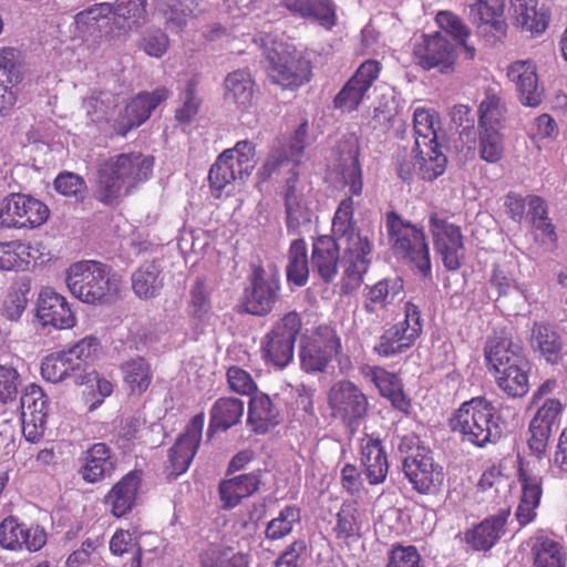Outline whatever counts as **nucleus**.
Instances as JSON below:
<instances>
[{"label":"nucleus","instance_id":"f257e3e1","mask_svg":"<svg viewBox=\"0 0 567 567\" xmlns=\"http://www.w3.org/2000/svg\"><path fill=\"white\" fill-rule=\"evenodd\" d=\"M339 163L337 166L341 184L349 188L350 195L343 198L332 218L333 235L346 240L343 252L344 277L352 286L363 281L371 262L373 245L367 236L357 229L354 220L353 196L363 192V174L360 164L359 141L354 136L343 138L338 144Z\"/></svg>","mask_w":567,"mask_h":567},{"label":"nucleus","instance_id":"f03ea898","mask_svg":"<svg viewBox=\"0 0 567 567\" xmlns=\"http://www.w3.org/2000/svg\"><path fill=\"white\" fill-rule=\"evenodd\" d=\"M154 159L140 152L110 156L97 164L93 196L107 207L118 206L153 173Z\"/></svg>","mask_w":567,"mask_h":567},{"label":"nucleus","instance_id":"7ed1b4c3","mask_svg":"<svg viewBox=\"0 0 567 567\" xmlns=\"http://www.w3.org/2000/svg\"><path fill=\"white\" fill-rule=\"evenodd\" d=\"M65 282L71 295L87 305H107L118 295L110 267L96 260L72 264L65 271Z\"/></svg>","mask_w":567,"mask_h":567},{"label":"nucleus","instance_id":"20e7f679","mask_svg":"<svg viewBox=\"0 0 567 567\" xmlns=\"http://www.w3.org/2000/svg\"><path fill=\"white\" fill-rule=\"evenodd\" d=\"M265 55L268 78L284 90H298L312 80V62L296 47L274 41Z\"/></svg>","mask_w":567,"mask_h":567},{"label":"nucleus","instance_id":"39448f33","mask_svg":"<svg viewBox=\"0 0 567 567\" xmlns=\"http://www.w3.org/2000/svg\"><path fill=\"white\" fill-rule=\"evenodd\" d=\"M386 230L394 255L414 266L423 276L431 275L430 249L423 228L404 221L391 210L386 213Z\"/></svg>","mask_w":567,"mask_h":567},{"label":"nucleus","instance_id":"423d86ee","mask_svg":"<svg viewBox=\"0 0 567 567\" xmlns=\"http://www.w3.org/2000/svg\"><path fill=\"white\" fill-rule=\"evenodd\" d=\"M450 425L463 441L480 447L491 442L493 431L498 429L495 421V408L483 396L473 398L462 403L454 412Z\"/></svg>","mask_w":567,"mask_h":567},{"label":"nucleus","instance_id":"0eeeda50","mask_svg":"<svg viewBox=\"0 0 567 567\" xmlns=\"http://www.w3.org/2000/svg\"><path fill=\"white\" fill-rule=\"evenodd\" d=\"M435 112L416 107L413 114L415 148L417 151L420 173L425 181L441 176L446 168L447 158L440 151L435 128Z\"/></svg>","mask_w":567,"mask_h":567},{"label":"nucleus","instance_id":"6e6552de","mask_svg":"<svg viewBox=\"0 0 567 567\" xmlns=\"http://www.w3.org/2000/svg\"><path fill=\"white\" fill-rule=\"evenodd\" d=\"M327 404L332 420L354 434L369 414V399L363 390L350 380L334 382L327 392Z\"/></svg>","mask_w":567,"mask_h":567},{"label":"nucleus","instance_id":"1a4fd4ad","mask_svg":"<svg viewBox=\"0 0 567 567\" xmlns=\"http://www.w3.org/2000/svg\"><path fill=\"white\" fill-rule=\"evenodd\" d=\"M302 328L296 310L285 313L274 322L260 341V354L266 364L285 369L293 360L295 344Z\"/></svg>","mask_w":567,"mask_h":567},{"label":"nucleus","instance_id":"9d476101","mask_svg":"<svg viewBox=\"0 0 567 567\" xmlns=\"http://www.w3.org/2000/svg\"><path fill=\"white\" fill-rule=\"evenodd\" d=\"M417 443V436L403 437L400 450L403 451L405 446L412 450L403 460V472L413 489L430 494L442 484L444 476L442 467L434 463L431 450Z\"/></svg>","mask_w":567,"mask_h":567},{"label":"nucleus","instance_id":"9b49d317","mask_svg":"<svg viewBox=\"0 0 567 567\" xmlns=\"http://www.w3.org/2000/svg\"><path fill=\"white\" fill-rule=\"evenodd\" d=\"M341 352L342 342L337 329L330 324H320L300 344V368L306 373H323Z\"/></svg>","mask_w":567,"mask_h":567},{"label":"nucleus","instance_id":"f8f14e48","mask_svg":"<svg viewBox=\"0 0 567 567\" xmlns=\"http://www.w3.org/2000/svg\"><path fill=\"white\" fill-rule=\"evenodd\" d=\"M49 217L48 205L31 195L11 193L0 202V228L3 229H35Z\"/></svg>","mask_w":567,"mask_h":567},{"label":"nucleus","instance_id":"ddd939ff","mask_svg":"<svg viewBox=\"0 0 567 567\" xmlns=\"http://www.w3.org/2000/svg\"><path fill=\"white\" fill-rule=\"evenodd\" d=\"M422 330L421 311L416 305L408 301L404 306V319L383 331L373 351L383 358L402 354L415 344Z\"/></svg>","mask_w":567,"mask_h":567},{"label":"nucleus","instance_id":"4468645a","mask_svg":"<svg viewBox=\"0 0 567 567\" xmlns=\"http://www.w3.org/2000/svg\"><path fill=\"white\" fill-rule=\"evenodd\" d=\"M429 227L434 248L444 267L451 271L460 269L465 257L461 227L437 213L430 215Z\"/></svg>","mask_w":567,"mask_h":567},{"label":"nucleus","instance_id":"2eb2a0df","mask_svg":"<svg viewBox=\"0 0 567 567\" xmlns=\"http://www.w3.org/2000/svg\"><path fill=\"white\" fill-rule=\"evenodd\" d=\"M205 414L200 412L194 415L179 434L175 443L168 450L167 476L176 478L184 474L190 466L202 443Z\"/></svg>","mask_w":567,"mask_h":567},{"label":"nucleus","instance_id":"dca6fc26","mask_svg":"<svg viewBox=\"0 0 567 567\" xmlns=\"http://www.w3.org/2000/svg\"><path fill=\"white\" fill-rule=\"evenodd\" d=\"M381 70L382 65L377 60L369 59L362 62L334 96V109L349 113L357 111Z\"/></svg>","mask_w":567,"mask_h":567},{"label":"nucleus","instance_id":"f3484780","mask_svg":"<svg viewBox=\"0 0 567 567\" xmlns=\"http://www.w3.org/2000/svg\"><path fill=\"white\" fill-rule=\"evenodd\" d=\"M413 58L426 71L437 69L442 73H450L454 70L456 51L445 37L435 32L422 35V41L413 48Z\"/></svg>","mask_w":567,"mask_h":567},{"label":"nucleus","instance_id":"a211bd4d","mask_svg":"<svg viewBox=\"0 0 567 567\" xmlns=\"http://www.w3.org/2000/svg\"><path fill=\"white\" fill-rule=\"evenodd\" d=\"M280 291V280L274 276L266 278L264 267L252 268L249 287L244 291V306L248 313L266 316L274 309Z\"/></svg>","mask_w":567,"mask_h":567},{"label":"nucleus","instance_id":"6ab92c4d","mask_svg":"<svg viewBox=\"0 0 567 567\" xmlns=\"http://www.w3.org/2000/svg\"><path fill=\"white\" fill-rule=\"evenodd\" d=\"M517 480L520 484L522 495L515 517L519 526L524 527L537 516L536 509L543 495V476L534 465L518 458Z\"/></svg>","mask_w":567,"mask_h":567},{"label":"nucleus","instance_id":"aec40b11","mask_svg":"<svg viewBox=\"0 0 567 567\" xmlns=\"http://www.w3.org/2000/svg\"><path fill=\"white\" fill-rule=\"evenodd\" d=\"M505 2L506 0H471L468 6L477 31L492 43L502 41L507 34Z\"/></svg>","mask_w":567,"mask_h":567},{"label":"nucleus","instance_id":"412c9836","mask_svg":"<svg viewBox=\"0 0 567 567\" xmlns=\"http://www.w3.org/2000/svg\"><path fill=\"white\" fill-rule=\"evenodd\" d=\"M47 544L45 530L35 525L27 526L14 516L0 523V547L10 550L38 551Z\"/></svg>","mask_w":567,"mask_h":567},{"label":"nucleus","instance_id":"4be33fe9","mask_svg":"<svg viewBox=\"0 0 567 567\" xmlns=\"http://www.w3.org/2000/svg\"><path fill=\"white\" fill-rule=\"evenodd\" d=\"M166 87H157L152 93L142 92L133 97L123 113L115 120L113 128L117 135L125 136L133 127L142 125L156 106L168 97Z\"/></svg>","mask_w":567,"mask_h":567},{"label":"nucleus","instance_id":"5701e85b","mask_svg":"<svg viewBox=\"0 0 567 567\" xmlns=\"http://www.w3.org/2000/svg\"><path fill=\"white\" fill-rule=\"evenodd\" d=\"M37 317L43 326L56 329H71L76 324V317L66 298L51 287L42 288L39 293Z\"/></svg>","mask_w":567,"mask_h":567},{"label":"nucleus","instance_id":"b1692460","mask_svg":"<svg viewBox=\"0 0 567 567\" xmlns=\"http://www.w3.org/2000/svg\"><path fill=\"white\" fill-rule=\"evenodd\" d=\"M79 474L85 483L95 484L110 478L116 471L117 458L106 443H94L81 454Z\"/></svg>","mask_w":567,"mask_h":567},{"label":"nucleus","instance_id":"393cba45","mask_svg":"<svg viewBox=\"0 0 567 567\" xmlns=\"http://www.w3.org/2000/svg\"><path fill=\"white\" fill-rule=\"evenodd\" d=\"M507 78L514 83L520 103L537 107L544 97V89L539 85L537 68L532 60H517L507 66Z\"/></svg>","mask_w":567,"mask_h":567},{"label":"nucleus","instance_id":"a878e982","mask_svg":"<svg viewBox=\"0 0 567 567\" xmlns=\"http://www.w3.org/2000/svg\"><path fill=\"white\" fill-rule=\"evenodd\" d=\"M141 483L142 472L134 470L125 474L107 492L104 503L110 507L114 517L121 518L133 511Z\"/></svg>","mask_w":567,"mask_h":567},{"label":"nucleus","instance_id":"bb28decb","mask_svg":"<svg viewBox=\"0 0 567 567\" xmlns=\"http://www.w3.org/2000/svg\"><path fill=\"white\" fill-rule=\"evenodd\" d=\"M260 471L250 472L220 481L218 493L224 509H233L244 498L254 495L260 487Z\"/></svg>","mask_w":567,"mask_h":567},{"label":"nucleus","instance_id":"cd10ccee","mask_svg":"<svg viewBox=\"0 0 567 567\" xmlns=\"http://www.w3.org/2000/svg\"><path fill=\"white\" fill-rule=\"evenodd\" d=\"M340 249L334 238L320 236L312 244L311 266L324 282L338 275Z\"/></svg>","mask_w":567,"mask_h":567},{"label":"nucleus","instance_id":"c85d7f7f","mask_svg":"<svg viewBox=\"0 0 567 567\" xmlns=\"http://www.w3.org/2000/svg\"><path fill=\"white\" fill-rule=\"evenodd\" d=\"M508 512L488 516L464 533V540L477 551L489 550L504 533Z\"/></svg>","mask_w":567,"mask_h":567},{"label":"nucleus","instance_id":"c756f323","mask_svg":"<svg viewBox=\"0 0 567 567\" xmlns=\"http://www.w3.org/2000/svg\"><path fill=\"white\" fill-rule=\"evenodd\" d=\"M245 411L244 401L237 398L223 396L217 399L209 411L207 434L213 436L216 432H226L240 423Z\"/></svg>","mask_w":567,"mask_h":567},{"label":"nucleus","instance_id":"7c9ffc66","mask_svg":"<svg viewBox=\"0 0 567 567\" xmlns=\"http://www.w3.org/2000/svg\"><path fill=\"white\" fill-rule=\"evenodd\" d=\"M280 422L278 408L264 392L255 393L248 403L247 424L255 434H265Z\"/></svg>","mask_w":567,"mask_h":567},{"label":"nucleus","instance_id":"2f4dec72","mask_svg":"<svg viewBox=\"0 0 567 567\" xmlns=\"http://www.w3.org/2000/svg\"><path fill=\"white\" fill-rule=\"evenodd\" d=\"M284 6L296 16L312 18L327 30H332L338 23L333 0H284Z\"/></svg>","mask_w":567,"mask_h":567},{"label":"nucleus","instance_id":"473e14b6","mask_svg":"<svg viewBox=\"0 0 567 567\" xmlns=\"http://www.w3.org/2000/svg\"><path fill=\"white\" fill-rule=\"evenodd\" d=\"M361 466L371 485L385 481L389 463L388 456L379 439L368 437L361 446Z\"/></svg>","mask_w":567,"mask_h":567},{"label":"nucleus","instance_id":"72a5a7b5","mask_svg":"<svg viewBox=\"0 0 567 567\" xmlns=\"http://www.w3.org/2000/svg\"><path fill=\"white\" fill-rule=\"evenodd\" d=\"M492 374L496 384L508 396L522 398L529 391L528 361L525 358L497 370Z\"/></svg>","mask_w":567,"mask_h":567},{"label":"nucleus","instance_id":"f704fd0d","mask_svg":"<svg viewBox=\"0 0 567 567\" xmlns=\"http://www.w3.org/2000/svg\"><path fill=\"white\" fill-rule=\"evenodd\" d=\"M514 22L530 33H543L549 24L550 16L538 0H509Z\"/></svg>","mask_w":567,"mask_h":567},{"label":"nucleus","instance_id":"c9c22d12","mask_svg":"<svg viewBox=\"0 0 567 567\" xmlns=\"http://www.w3.org/2000/svg\"><path fill=\"white\" fill-rule=\"evenodd\" d=\"M530 347L550 364L561 361L563 340L554 326L535 322L529 338Z\"/></svg>","mask_w":567,"mask_h":567},{"label":"nucleus","instance_id":"e433bc0d","mask_svg":"<svg viewBox=\"0 0 567 567\" xmlns=\"http://www.w3.org/2000/svg\"><path fill=\"white\" fill-rule=\"evenodd\" d=\"M403 295V280L401 278L382 279L367 288L364 310L370 315H379L386 310Z\"/></svg>","mask_w":567,"mask_h":567},{"label":"nucleus","instance_id":"4c0bfd02","mask_svg":"<svg viewBox=\"0 0 567 567\" xmlns=\"http://www.w3.org/2000/svg\"><path fill=\"white\" fill-rule=\"evenodd\" d=\"M485 365L489 373L497 371L523 357L513 349V340L504 332L489 336L484 344Z\"/></svg>","mask_w":567,"mask_h":567},{"label":"nucleus","instance_id":"58836bf2","mask_svg":"<svg viewBox=\"0 0 567 567\" xmlns=\"http://www.w3.org/2000/svg\"><path fill=\"white\" fill-rule=\"evenodd\" d=\"M533 567H565L566 554L563 545L544 532L530 538Z\"/></svg>","mask_w":567,"mask_h":567},{"label":"nucleus","instance_id":"ea45409f","mask_svg":"<svg viewBox=\"0 0 567 567\" xmlns=\"http://www.w3.org/2000/svg\"><path fill=\"white\" fill-rule=\"evenodd\" d=\"M372 380L383 398L390 400L393 408L408 413L411 408L410 399L403 391L400 378L383 368H374L372 370Z\"/></svg>","mask_w":567,"mask_h":567},{"label":"nucleus","instance_id":"a19ab883","mask_svg":"<svg viewBox=\"0 0 567 567\" xmlns=\"http://www.w3.org/2000/svg\"><path fill=\"white\" fill-rule=\"evenodd\" d=\"M225 97L241 111H246L252 105L254 81L248 71L236 70L226 76Z\"/></svg>","mask_w":567,"mask_h":567},{"label":"nucleus","instance_id":"79ce46f5","mask_svg":"<svg viewBox=\"0 0 567 567\" xmlns=\"http://www.w3.org/2000/svg\"><path fill=\"white\" fill-rule=\"evenodd\" d=\"M124 383L131 394L142 395L153 380L151 364L143 357L130 359L121 364Z\"/></svg>","mask_w":567,"mask_h":567},{"label":"nucleus","instance_id":"37998d69","mask_svg":"<svg viewBox=\"0 0 567 567\" xmlns=\"http://www.w3.org/2000/svg\"><path fill=\"white\" fill-rule=\"evenodd\" d=\"M478 130H503L506 120L507 107L501 94L491 90L486 91L478 105Z\"/></svg>","mask_w":567,"mask_h":567},{"label":"nucleus","instance_id":"c03bdc74","mask_svg":"<svg viewBox=\"0 0 567 567\" xmlns=\"http://www.w3.org/2000/svg\"><path fill=\"white\" fill-rule=\"evenodd\" d=\"M286 276L289 284L303 287L309 279V260L307 244L302 238L291 241L288 249Z\"/></svg>","mask_w":567,"mask_h":567},{"label":"nucleus","instance_id":"a18cd8bd","mask_svg":"<svg viewBox=\"0 0 567 567\" xmlns=\"http://www.w3.org/2000/svg\"><path fill=\"white\" fill-rule=\"evenodd\" d=\"M213 289L205 277H197L188 291L186 311L188 316L203 322L213 310Z\"/></svg>","mask_w":567,"mask_h":567},{"label":"nucleus","instance_id":"49530a36","mask_svg":"<svg viewBox=\"0 0 567 567\" xmlns=\"http://www.w3.org/2000/svg\"><path fill=\"white\" fill-rule=\"evenodd\" d=\"M239 178V173L234 168L231 152L224 151L212 165L208 174L209 189L214 198L219 199L225 188Z\"/></svg>","mask_w":567,"mask_h":567},{"label":"nucleus","instance_id":"de8ad7c7","mask_svg":"<svg viewBox=\"0 0 567 567\" xmlns=\"http://www.w3.org/2000/svg\"><path fill=\"white\" fill-rule=\"evenodd\" d=\"M79 374V365H74V360L64 350L47 355L41 363V375L52 383L69 377L75 380Z\"/></svg>","mask_w":567,"mask_h":567},{"label":"nucleus","instance_id":"09e8293b","mask_svg":"<svg viewBox=\"0 0 567 567\" xmlns=\"http://www.w3.org/2000/svg\"><path fill=\"white\" fill-rule=\"evenodd\" d=\"M435 20L439 27L444 32L452 35L463 48L466 58L470 60L474 59L476 50L473 45L467 43V39L471 37V30L463 19L451 11H441L436 14Z\"/></svg>","mask_w":567,"mask_h":567},{"label":"nucleus","instance_id":"8fccbe9b","mask_svg":"<svg viewBox=\"0 0 567 567\" xmlns=\"http://www.w3.org/2000/svg\"><path fill=\"white\" fill-rule=\"evenodd\" d=\"M159 269L154 264H145L132 275V288L141 299L154 298L163 284L159 279Z\"/></svg>","mask_w":567,"mask_h":567},{"label":"nucleus","instance_id":"3c124183","mask_svg":"<svg viewBox=\"0 0 567 567\" xmlns=\"http://www.w3.org/2000/svg\"><path fill=\"white\" fill-rule=\"evenodd\" d=\"M301 511L296 505H286L278 516L268 522L265 536L268 540H279L291 534L296 524L300 523Z\"/></svg>","mask_w":567,"mask_h":567},{"label":"nucleus","instance_id":"603ef678","mask_svg":"<svg viewBox=\"0 0 567 567\" xmlns=\"http://www.w3.org/2000/svg\"><path fill=\"white\" fill-rule=\"evenodd\" d=\"M30 247L19 240L0 241V270H24L30 264Z\"/></svg>","mask_w":567,"mask_h":567},{"label":"nucleus","instance_id":"864d4df0","mask_svg":"<svg viewBox=\"0 0 567 567\" xmlns=\"http://www.w3.org/2000/svg\"><path fill=\"white\" fill-rule=\"evenodd\" d=\"M290 163L292 164L287 148L274 146L256 173V187L262 190L264 185Z\"/></svg>","mask_w":567,"mask_h":567},{"label":"nucleus","instance_id":"5fc2aeb1","mask_svg":"<svg viewBox=\"0 0 567 567\" xmlns=\"http://www.w3.org/2000/svg\"><path fill=\"white\" fill-rule=\"evenodd\" d=\"M502 130H478L480 157L487 163H497L504 156L505 143Z\"/></svg>","mask_w":567,"mask_h":567},{"label":"nucleus","instance_id":"6e6d98bb","mask_svg":"<svg viewBox=\"0 0 567 567\" xmlns=\"http://www.w3.org/2000/svg\"><path fill=\"white\" fill-rule=\"evenodd\" d=\"M116 106V95L111 92L93 91L84 100V107L92 122L107 121V116Z\"/></svg>","mask_w":567,"mask_h":567},{"label":"nucleus","instance_id":"4d7b16f0","mask_svg":"<svg viewBox=\"0 0 567 567\" xmlns=\"http://www.w3.org/2000/svg\"><path fill=\"white\" fill-rule=\"evenodd\" d=\"M101 350V342L94 336H86L64 350L74 360V365H79V373L87 372L86 367L92 362Z\"/></svg>","mask_w":567,"mask_h":567},{"label":"nucleus","instance_id":"13d9d810","mask_svg":"<svg viewBox=\"0 0 567 567\" xmlns=\"http://www.w3.org/2000/svg\"><path fill=\"white\" fill-rule=\"evenodd\" d=\"M359 512L352 504H343L337 514L336 526L333 527L337 539L348 540L360 535Z\"/></svg>","mask_w":567,"mask_h":567},{"label":"nucleus","instance_id":"bf43d9fd","mask_svg":"<svg viewBox=\"0 0 567 567\" xmlns=\"http://www.w3.org/2000/svg\"><path fill=\"white\" fill-rule=\"evenodd\" d=\"M198 76L194 75L186 85L183 104L175 111V118L182 124L190 123L199 112L202 100L197 95Z\"/></svg>","mask_w":567,"mask_h":567},{"label":"nucleus","instance_id":"052dcab7","mask_svg":"<svg viewBox=\"0 0 567 567\" xmlns=\"http://www.w3.org/2000/svg\"><path fill=\"white\" fill-rule=\"evenodd\" d=\"M21 416L48 419L49 404L42 389L35 384L30 385L21 396Z\"/></svg>","mask_w":567,"mask_h":567},{"label":"nucleus","instance_id":"680f3d73","mask_svg":"<svg viewBox=\"0 0 567 567\" xmlns=\"http://www.w3.org/2000/svg\"><path fill=\"white\" fill-rule=\"evenodd\" d=\"M226 151L231 152V161L236 158V172L239 173V179H246L252 173L256 166V144L243 140L238 141L233 148Z\"/></svg>","mask_w":567,"mask_h":567},{"label":"nucleus","instance_id":"e2e57ef3","mask_svg":"<svg viewBox=\"0 0 567 567\" xmlns=\"http://www.w3.org/2000/svg\"><path fill=\"white\" fill-rule=\"evenodd\" d=\"M284 203L287 231L289 235H299L301 228L311 223V210L302 198Z\"/></svg>","mask_w":567,"mask_h":567},{"label":"nucleus","instance_id":"0e129e2a","mask_svg":"<svg viewBox=\"0 0 567 567\" xmlns=\"http://www.w3.org/2000/svg\"><path fill=\"white\" fill-rule=\"evenodd\" d=\"M385 567H422V556L415 546L395 543L388 553Z\"/></svg>","mask_w":567,"mask_h":567},{"label":"nucleus","instance_id":"69168bd1","mask_svg":"<svg viewBox=\"0 0 567 567\" xmlns=\"http://www.w3.org/2000/svg\"><path fill=\"white\" fill-rule=\"evenodd\" d=\"M226 375L228 385L233 392L250 396L258 393L257 383L246 370L234 365L228 368Z\"/></svg>","mask_w":567,"mask_h":567},{"label":"nucleus","instance_id":"338daca9","mask_svg":"<svg viewBox=\"0 0 567 567\" xmlns=\"http://www.w3.org/2000/svg\"><path fill=\"white\" fill-rule=\"evenodd\" d=\"M200 567H248V561L243 554L225 560L219 548L212 546L200 555Z\"/></svg>","mask_w":567,"mask_h":567},{"label":"nucleus","instance_id":"774afa93","mask_svg":"<svg viewBox=\"0 0 567 567\" xmlns=\"http://www.w3.org/2000/svg\"><path fill=\"white\" fill-rule=\"evenodd\" d=\"M564 405L558 399H547L538 408L536 414L532 419L535 423L544 425L550 431L559 423V417L563 413Z\"/></svg>","mask_w":567,"mask_h":567}]
</instances>
